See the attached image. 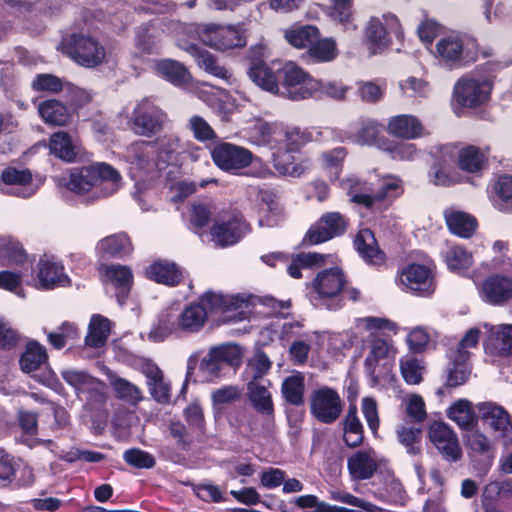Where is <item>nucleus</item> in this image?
Returning a JSON list of instances; mask_svg holds the SVG:
<instances>
[{
  "label": "nucleus",
  "instance_id": "nucleus-42",
  "mask_svg": "<svg viewBox=\"0 0 512 512\" xmlns=\"http://www.w3.org/2000/svg\"><path fill=\"white\" fill-rule=\"evenodd\" d=\"M312 141L313 131L310 128L291 126L287 127L283 133L278 134V140L275 143L290 151L300 152L305 145Z\"/></svg>",
  "mask_w": 512,
  "mask_h": 512
},
{
  "label": "nucleus",
  "instance_id": "nucleus-39",
  "mask_svg": "<svg viewBox=\"0 0 512 512\" xmlns=\"http://www.w3.org/2000/svg\"><path fill=\"white\" fill-rule=\"evenodd\" d=\"M248 399L252 407L262 416L274 417V404L271 393L267 388L256 381L247 383Z\"/></svg>",
  "mask_w": 512,
  "mask_h": 512
},
{
  "label": "nucleus",
  "instance_id": "nucleus-55",
  "mask_svg": "<svg viewBox=\"0 0 512 512\" xmlns=\"http://www.w3.org/2000/svg\"><path fill=\"white\" fill-rule=\"evenodd\" d=\"M213 354L216 355L223 369L238 368L242 364L243 353L237 344L226 343L213 347Z\"/></svg>",
  "mask_w": 512,
  "mask_h": 512
},
{
  "label": "nucleus",
  "instance_id": "nucleus-35",
  "mask_svg": "<svg viewBox=\"0 0 512 512\" xmlns=\"http://www.w3.org/2000/svg\"><path fill=\"white\" fill-rule=\"evenodd\" d=\"M343 441L349 448L359 447L364 440V428L357 415V406L350 404L343 420Z\"/></svg>",
  "mask_w": 512,
  "mask_h": 512
},
{
  "label": "nucleus",
  "instance_id": "nucleus-16",
  "mask_svg": "<svg viewBox=\"0 0 512 512\" xmlns=\"http://www.w3.org/2000/svg\"><path fill=\"white\" fill-rule=\"evenodd\" d=\"M481 501L484 512H512V480L487 484Z\"/></svg>",
  "mask_w": 512,
  "mask_h": 512
},
{
  "label": "nucleus",
  "instance_id": "nucleus-61",
  "mask_svg": "<svg viewBox=\"0 0 512 512\" xmlns=\"http://www.w3.org/2000/svg\"><path fill=\"white\" fill-rule=\"evenodd\" d=\"M491 336L493 346L500 356L512 355V324L499 325L493 328Z\"/></svg>",
  "mask_w": 512,
  "mask_h": 512
},
{
  "label": "nucleus",
  "instance_id": "nucleus-5",
  "mask_svg": "<svg viewBox=\"0 0 512 512\" xmlns=\"http://www.w3.org/2000/svg\"><path fill=\"white\" fill-rule=\"evenodd\" d=\"M280 95L292 101L311 98V90L316 79L295 62L289 61L278 68Z\"/></svg>",
  "mask_w": 512,
  "mask_h": 512
},
{
  "label": "nucleus",
  "instance_id": "nucleus-17",
  "mask_svg": "<svg viewBox=\"0 0 512 512\" xmlns=\"http://www.w3.org/2000/svg\"><path fill=\"white\" fill-rule=\"evenodd\" d=\"M184 269L168 259H157L144 270V276L150 281L167 287H177L184 280Z\"/></svg>",
  "mask_w": 512,
  "mask_h": 512
},
{
  "label": "nucleus",
  "instance_id": "nucleus-9",
  "mask_svg": "<svg viewBox=\"0 0 512 512\" xmlns=\"http://www.w3.org/2000/svg\"><path fill=\"white\" fill-rule=\"evenodd\" d=\"M349 219L337 211L326 212L306 231L302 244L312 246L343 236L348 229Z\"/></svg>",
  "mask_w": 512,
  "mask_h": 512
},
{
  "label": "nucleus",
  "instance_id": "nucleus-25",
  "mask_svg": "<svg viewBox=\"0 0 512 512\" xmlns=\"http://www.w3.org/2000/svg\"><path fill=\"white\" fill-rule=\"evenodd\" d=\"M384 126L376 119L360 118L356 123V131L353 140L359 145L378 146L383 149L385 145L391 144L382 135Z\"/></svg>",
  "mask_w": 512,
  "mask_h": 512
},
{
  "label": "nucleus",
  "instance_id": "nucleus-58",
  "mask_svg": "<svg viewBox=\"0 0 512 512\" xmlns=\"http://www.w3.org/2000/svg\"><path fill=\"white\" fill-rule=\"evenodd\" d=\"M111 385L116 397L126 403L136 405L142 400L141 390L124 378L116 377Z\"/></svg>",
  "mask_w": 512,
  "mask_h": 512
},
{
  "label": "nucleus",
  "instance_id": "nucleus-19",
  "mask_svg": "<svg viewBox=\"0 0 512 512\" xmlns=\"http://www.w3.org/2000/svg\"><path fill=\"white\" fill-rule=\"evenodd\" d=\"M248 227V223L241 215H232L226 221L214 223L210 233L219 246L227 247L239 242L244 237Z\"/></svg>",
  "mask_w": 512,
  "mask_h": 512
},
{
  "label": "nucleus",
  "instance_id": "nucleus-18",
  "mask_svg": "<svg viewBox=\"0 0 512 512\" xmlns=\"http://www.w3.org/2000/svg\"><path fill=\"white\" fill-rule=\"evenodd\" d=\"M480 293L486 303L501 306L512 298V279L500 273L490 274L483 280Z\"/></svg>",
  "mask_w": 512,
  "mask_h": 512
},
{
  "label": "nucleus",
  "instance_id": "nucleus-54",
  "mask_svg": "<svg viewBox=\"0 0 512 512\" xmlns=\"http://www.w3.org/2000/svg\"><path fill=\"white\" fill-rule=\"evenodd\" d=\"M349 90L350 87L344 85L341 81H324L316 79V85H313V89L311 90V97H327L341 101L346 98V94Z\"/></svg>",
  "mask_w": 512,
  "mask_h": 512
},
{
  "label": "nucleus",
  "instance_id": "nucleus-51",
  "mask_svg": "<svg viewBox=\"0 0 512 512\" xmlns=\"http://www.w3.org/2000/svg\"><path fill=\"white\" fill-rule=\"evenodd\" d=\"M64 185L69 191L80 195L96 187L95 178H93L89 166L72 169Z\"/></svg>",
  "mask_w": 512,
  "mask_h": 512
},
{
  "label": "nucleus",
  "instance_id": "nucleus-60",
  "mask_svg": "<svg viewBox=\"0 0 512 512\" xmlns=\"http://www.w3.org/2000/svg\"><path fill=\"white\" fill-rule=\"evenodd\" d=\"M347 153L345 147L339 146L321 154L323 167L329 171L330 175L334 176V179L339 178Z\"/></svg>",
  "mask_w": 512,
  "mask_h": 512
},
{
  "label": "nucleus",
  "instance_id": "nucleus-59",
  "mask_svg": "<svg viewBox=\"0 0 512 512\" xmlns=\"http://www.w3.org/2000/svg\"><path fill=\"white\" fill-rule=\"evenodd\" d=\"M470 376V370L464 364L453 363V365L448 368L446 381L443 387H439L436 390V395L442 398L445 395V389L457 388L461 385H464Z\"/></svg>",
  "mask_w": 512,
  "mask_h": 512
},
{
  "label": "nucleus",
  "instance_id": "nucleus-34",
  "mask_svg": "<svg viewBox=\"0 0 512 512\" xmlns=\"http://www.w3.org/2000/svg\"><path fill=\"white\" fill-rule=\"evenodd\" d=\"M493 206L504 213H512V175H499L492 185Z\"/></svg>",
  "mask_w": 512,
  "mask_h": 512
},
{
  "label": "nucleus",
  "instance_id": "nucleus-45",
  "mask_svg": "<svg viewBox=\"0 0 512 512\" xmlns=\"http://www.w3.org/2000/svg\"><path fill=\"white\" fill-rule=\"evenodd\" d=\"M347 467L356 480L370 479L377 470V464L366 451H357L348 458Z\"/></svg>",
  "mask_w": 512,
  "mask_h": 512
},
{
  "label": "nucleus",
  "instance_id": "nucleus-22",
  "mask_svg": "<svg viewBox=\"0 0 512 512\" xmlns=\"http://www.w3.org/2000/svg\"><path fill=\"white\" fill-rule=\"evenodd\" d=\"M95 250L100 259H124L133 253L134 246L126 232H118L99 240Z\"/></svg>",
  "mask_w": 512,
  "mask_h": 512
},
{
  "label": "nucleus",
  "instance_id": "nucleus-44",
  "mask_svg": "<svg viewBox=\"0 0 512 512\" xmlns=\"http://www.w3.org/2000/svg\"><path fill=\"white\" fill-rule=\"evenodd\" d=\"M110 332V320L100 314H94L90 319L85 344L90 348H101L105 345Z\"/></svg>",
  "mask_w": 512,
  "mask_h": 512
},
{
  "label": "nucleus",
  "instance_id": "nucleus-29",
  "mask_svg": "<svg viewBox=\"0 0 512 512\" xmlns=\"http://www.w3.org/2000/svg\"><path fill=\"white\" fill-rule=\"evenodd\" d=\"M104 275L117 289V301L124 304L133 285L131 268L120 264L104 265Z\"/></svg>",
  "mask_w": 512,
  "mask_h": 512
},
{
  "label": "nucleus",
  "instance_id": "nucleus-2",
  "mask_svg": "<svg viewBox=\"0 0 512 512\" xmlns=\"http://www.w3.org/2000/svg\"><path fill=\"white\" fill-rule=\"evenodd\" d=\"M183 34L222 52L242 48L246 45L244 33L234 26H222L214 23H189L183 28Z\"/></svg>",
  "mask_w": 512,
  "mask_h": 512
},
{
  "label": "nucleus",
  "instance_id": "nucleus-24",
  "mask_svg": "<svg viewBox=\"0 0 512 512\" xmlns=\"http://www.w3.org/2000/svg\"><path fill=\"white\" fill-rule=\"evenodd\" d=\"M480 413L479 418L483 424L490 427L493 431L500 432L502 436H507L512 429V420L508 412L493 402H482L477 405Z\"/></svg>",
  "mask_w": 512,
  "mask_h": 512
},
{
  "label": "nucleus",
  "instance_id": "nucleus-13",
  "mask_svg": "<svg viewBox=\"0 0 512 512\" xmlns=\"http://www.w3.org/2000/svg\"><path fill=\"white\" fill-rule=\"evenodd\" d=\"M400 282L413 294L422 297L431 296L436 289L431 269L419 263L405 266L400 273Z\"/></svg>",
  "mask_w": 512,
  "mask_h": 512
},
{
  "label": "nucleus",
  "instance_id": "nucleus-1",
  "mask_svg": "<svg viewBox=\"0 0 512 512\" xmlns=\"http://www.w3.org/2000/svg\"><path fill=\"white\" fill-rule=\"evenodd\" d=\"M480 52V45L474 36L461 31H451L438 39L433 55L444 68L458 70L475 63Z\"/></svg>",
  "mask_w": 512,
  "mask_h": 512
},
{
  "label": "nucleus",
  "instance_id": "nucleus-50",
  "mask_svg": "<svg viewBox=\"0 0 512 512\" xmlns=\"http://www.w3.org/2000/svg\"><path fill=\"white\" fill-rule=\"evenodd\" d=\"M306 53L313 63H327L336 59L339 52L333 38H321L320 36Z\"/></svg>",
  "mask_w": 512,
  "mask_h": 512
},
{
  "label": "nucleus",
  "instance_id": "nucleus-3",
  "mask_svg": "<svg viewBox=\"0 0 512 512\" xmlns=\"http://www.w3.org/2000/svg\"><path fill=\"white\" fill-rule=\"evenodd\" d=\"M346 285L347 279L340 267L326 268L318 272L312 281L315 295L311 297V302L317 308L340 310L344 306L342 291Z\"/></svg>",
  "mask_w": 512,
  "mask_h": 512
},
{
  "label": "nucleus",
  "instance_id": "nucleus-52",
  "mask_svg": "<svg viewBox=\"0 0 512 512\" xmlns=\"http://www.w3.org/2000/svg\"><path fill=\"white\" fill-rule=\"evenodd\" d=\"M444 261L450 271L462 273L473 265V255L465 247L455 245L446 251Z\"/></svg>",
  "mask_w": 512,
  "mask_h": 512
},
{
  "label": "nucleus",
  "instance_id": "nucleus-33",
  "mask_svg": "<svg viewBox=\"0 0 512 512\" xmlns=\"http://www.w3.org/2000/svg\"><path fill=\"white\" fill-rule=\"evenodd\" d=\"M281 394L285 402L294 407L305 404V377L302 372L287 376L281 384Z\"/></svg>",
  "mask_w": 512,
  "mask_h": 512
},
{
  "label": "nucleus",
  "instance_id": "nucleus-32",
  "mask_svg": "<svg viewBox=\"0 0 512 512\" xmlns=\"http://www.w3.org/2000/svg\"><path fill=\"white\" fill-rule=\"evenodd\" d=\"M404 193L403 181L400 177L387 175L379 181V186L372 194V207L376 204L390 205Z\"/></svg>",
  "mask_w": 512,
  "mask_h": 512
},
{
  "label": "nucleus",
  "instance_id": "nucleus-36",
  "mask_svg": "<svg viewBox=\"0 0 512 512\" xmlns=\"http://www.w3.org/2000/svg\"><path fill=\"white\" fill-rule=\"evenodd\" d=\"M207 320V313L196 301L187 305L178 314L180 332L188 334L198 333L205 326Z\"/></svg>",
  "mask_w": 512,
  "mask_h": 512
},
{
  "label": "nucleus",
  "instance_id": "nucleus-21",
  "mask_svg": "<svg viewBox=\"0 0 512 512\" xmlns=\"http://www.w3.org/2000/svg\"><path fill=\"white\" fill-rule=\"evenodd\" d=\"M465 446L468 450V456L473 461L479 458L478 469L488 470L492 466L496 448L482 432L471 430L465 438Z\"/></svg>",
  "mask_w": 512,
  "mask_h": 512
},
{
  "label": "nucleus",
  "instance_id": "nucleus-64",
  "mask_svg": "<svg viewBox=\"0 0 512 512\" xmlns=\"http://www.w3.org/2000/svg\"><path fill=\"white\" fill-rule=\"evenodd\" d=\"M124 461L137 469H151L156 465L155 457L140 448H130L123 453Z\"/></svg>",
  "mask_w": 512,
  "mask_h": 512
},
{
  "label": "nucleus",
  "instance_id": "nucleus-14",
  "mask_svg": "<svg viewBox=\"0 0 512 512\" xmlns=\"http://www.w3.org/2000/svg\"><path fill=\"white\" fill-rule=\"evenodd\" d=\"M370 351L364 361V367L367 374L371 377L375 384H378L381 380L388 378V374L391 370L392 364L385 362L381 370H378V362L387 357L391 345L388 341L382 337H379L377 333L371 332L369 335Z\"/></svg>",
  "mask_w": 512,
  "mask_h": 512
},
{
  "label": "nucleus",
  "instance_id": "nucleus-46",
  "mask_svg": "<svg viewBox=\"0 0 512 512\" xmlns=\"http://www.w3.org/2000/svg\"><path fill=\"white\" fill-rule=\"evenodd\" d=\"M49 149L51 154L68 163L74 162L78 155L76 145L73 144L70 134L65 131H58L51 135Z\"/></svg>",
  "mask_w": 512,
  "mask_h": 512
},
{
  "label": "nucleus",
  "instance_id": "nucleus-53",
  "mask_svg": "<svg viewBox=\"0 0 512 512\" xmlns=\"http://www.w3.org/2000/svg\"><path fill=\"white\" fill-rule=\"evenodd\" d=\"M248 134L254 143L258 145L269 146L270 149L278 140V135H276V127L262 119H256L253 124L248 127Z\"/></svg>",
  "mask_w": 512,
  "mask_h": 512
},
{
  "label": "nucleus",
  "instance_id": "nucleus-4",
  "mask_svg": "<svg viewBox=\"0 0 512 512\" xmlns=\"http://www.w3.org/2000/svg\"><path fill=\"white\" fill-rule=\"evenodd\" d=\"M63 54L85 68L101 65L106 57L104 46L94 37L83 33H72L61 41Z\"/></svg>",
  "mask_w": 512,
  "mask_h": 512
},
{
  "label": "nucleus",
  "instance_id": "nucleus-28",
  "mask_svg": "<svg viewBox=\"0 0 512 512\" xmlns=\"http://www.w3.org/2000/svg\"><path fill=\"white\" fill-rule=\"evenodd\" d=\"M272 150V165L274 169L283 176L301 177L307 167L303 162H296L295 152L286 149L285 147L273 144Z\"/></svg>",
  "mask_w": 512,
  "mask_h": 512
},
{
  "label": "nucleus",
  "instance_id": "nucleus-23",
  "mask_svg": "<svg viewBox=\"0 0 512 512\" xmlns=\"http://www.w3.org/2000/svg\"><path fill=\"white\" fill-rule=\"evenodd\" d=\"M353 244L360 257L367 264L373 266L384 265L386 254L380 249L375 234L371 229L364 228L359 230Z\"/></svg>",
  "mask_w": 512,
  "mask_h": 512
},
{
  "label": "nucleus",
  "instance_id": "nucleus-63",
  "mask_svg": "<svg viewBox=\"0 0 512 512\" xmlns=\"http://www.w3.org/2000/svg\"><path fill=\"white\" fill-rule=\"evenodd\" d=\"M89 169L95 178L96 187L104 182L117 185L121 181L119 171L108 163L96 162L89 165Z\"/></svg>",
  "mask_w": 512,
  "mask_h": 512
},
{
  "label": "nucleus",
  "instance_id": "nucleus-38",
  "mask_svg": "<svg viewBox=\"0 0 512 512\" xmlns=\"http://www.w3.org/2000/svg\"><path fill=\"white\" fill-rule=\"evenodd\" d=\"M250 80L262 90L271 94L279 92L278 68L274 70L267 63L248 67Z\"/></svg>",
  "mask_w": 512,
  "mask_h": 512
},
{
  "label": "nucleus",
  "instance_id": "nucleus-62",
  "mask_svg": "<svg viewBox=\"0 0 512 512\" xmlns=\"http://www.w3.org/2000/svg\"><path fill=\"white\" fill-rule=\"evenodd\" d=\"M180 331L178 314H174L172 310L164 311L160 314L157 324L151 331V335L159 337L161 340Z\"/></svg>",
  "mask_w": 512,
  "mask_h": 512
},
{
  "label": "nucleus",
  "instance_id": "nucleus-10",
  "mask_svg": "<svg viewBox=\"0 0 512 512\" xmlns=\"http://www.w3.org/2000/svg\"><path fill=\"white\" fill-rule=\"evenodd\" d=\"M214 164L223 171L232 172L248 167L253 153L242 146L229 142H219L211 149Z\"/></svg>",
  "mask_w": 512,
  "mask_h": 512
},
{
  "label": "nucleus",
  "instance_id": "nucleus-56",
  "mask_svg": "<svg viewBox=\"0 0 512 512\" xmlns=\"http://www.w3.org/2000/svg\"><path fill=\"white\" fill-rule=\"evenodd\" d=\"M147 377L151 396L159 403L168 404L171 398V387L164 381L162 371L156 367Z\"/></svg>",
  "mask_w": 512,
  "mask_h": 512
},
{
  "label": "nucleus",
  "instance_id": "nucleus-26",
  "mask_svg": "<svg viewBox=\"0 0 512 512\" xmlns=\"http://www.w3.org/2000/svg\"><path fill=\"white\" fill-rule=\"evenodd\" d=\"M155 73L174 85L175 87H184L192 81V75L188 68L181 62L165 58L155 62Z\"/></svg>",
  "mask_w": 512,
  "mask_h": 512
},
{
  "label": "nucleus",
  "instance_id": "nucleus-20",
  "mask_svg": "<svg viewBox=\"0 0 512 512\" xmlns=\"http://www.w3.org/2000/svg\"><path fill=\"white\" fill-rule=\"evenodd\" d=\"M386 130L394 138L414 140L428 134L421 120L412 114H399L388 119Z\"/></svg>",
  "mask_w": 512,
  "mask_h": 512
},
{
  "label": "nucleus",
  "instance_id": "nucleus-31",
  "mask_svg": "<svg viewBox=\"0 0 512 512\" xmlns=\"http://www.w3.org/2000/svg\"><path fill=\"white\" fill-rule=\"evenodd\" d=\"M197 304L202 306L207 313L229 312L237 310L240 307L238 298L225 295L220 292L206 291L197 299Z\"/></svg>",
  "mask_w": 512,
  "mask_h": 512
},
{
  "label": "nucleus",
  "instance_id": "nucleus-43",
  "mask_svg": "<svg viewBox=\"0 0 512 512\" xmlns=\"http://www.w3.org/2000/svg\"><path fill=\"white\" fill-rule=\"evenodd\" d=\"M38 112L43 121L50 125L65 126L70 120L67 106L53 98L40 102Z\"/></svg>",
  "mask_w": 512,
  "mask_h": 512
},
{
  "label": "nucleus",
  "instance_id": "nucleus-15",
  "mask_svg": "<svg viewBox=\"0 0 512 512\" xmlns=\"http://www.w3.org/2000/svg\"><path fill=\"white\" fill-rule=\"evenodd\" d=\"M177 45L180 49L191 55L198 67L208 74L223 80H228L230 78L231 75L229 71L219 64L217 57L193 41L179 36L177 38Z\"/></svg>",
  "mask_w": 512,
  "mask_h": 512
},
{
  "label": "nucleus",
  "instance_id": "nucleus-41",
  "mask_svg": "<svg viewBox=\"0 0 512 512\" xmlns=\"http://www.w3.org/2000/svg\"><path fill=\"white\" fill-rule=\"evenodd\" d=\"M330 5L326 7L325 14L342 26L345 30L356 29L354 23V2L353 0H329Z\"/></svg>",
  "mask_w": 512,
  "mask_h": 512
},
{
  "label": "nucleus",
  "instance_id": "nucleus-37",
  "mask_svg": "<svg viewBox=\"0 0 512 512\" xmlns=\"http://www.w3.org/2000/svg\"><path fill=\"white\" fill-rule=\"evenodd\" d=\"M447 417L461 429L471 431L478 423L472 403L467 399H458L447 410Z\"/></svg>",
  "mask_w": 512,
  "mask_h": 512
},
{
  "label": "nucleus",
  "instance_id": "nucleus-6",
  "mask_svg": "<svg viewBox=\"0 0 512 512\" xmlns=\"http://www.w3.org/2000/svg\"><path fill=\"white\" fill-rule=\"evenodd\" d=\"M308 401L311 417L321 424L335 423L343 412L344 403L338 391L327 385L312 390Z\"/></svg>",
  "mask_w": 512,
  "mask_h": 512
},
{
  "label": "nucleus",
  "instance_id": "nucleus-49",
  "mask_svg": "<svg viewBox=\"0 0 512 512\" xmlns=\"http://www.w3.org/2000/svg\"><path fill=\"white\" fill-rule=\"evenodd\" d=\"M48 359L46 349L37 341L27 344L26 350L21 354L19 365L23 372L30 373L38 370Z\"/></svg>",
  "mask_w": 512,
  "mask_h": 512
},
{
  "label": "nucleus",
  "instance_id": "nucleus-11",
  "mask_svg": "<svg viewBox=\"0 0 512 512\" xmlns=\"http://www.w3.org/2000/svg\"><path fill=\"white\" fill-rule=\"evenodd\" d=\"M428 437L444 460L457 462L462 458L458 436L448 424L434 421L429 425Z\"/></svg>",
  "mask_w": 512,
  "mask_h": 512
},
{
  "label": "nucleus",
  "instance_id": "nucleus-7",
  "mask_svg": "<svg viewBox=\"0 0 512 512\" xmlns=\"http://www.w3.org/2000/svg\"><path fill=\"white\" fill-rule=\"evenodd\" d=\"M167 114L148 98H143L134 107L129 125L139 136L152 137L160 133L166 122Z\"/></svg>",
  "mask_w": 512,
  "mask_h": 512
},
{
  "label": "nucleus",
  "instance_id": "nucleus-30",
  "mask_svg": "<svg viewBox=\"0 0 512 512\" xmlns=\"http://www.w3.org/2000/svg\"><path fill=\"white\" fill-rule=\"evenodd\" d=\"M37 279L42 289H54L68 281L64 267L49 259H40L37 263Z\"/></svg>",
  "mask_w": 512,
  "mask_h": 512
},
{
  "label": "nucleus",
  "instance_id": "nucleus-48",
  "mask_svg": "<svg viewBox=\"0 0 512 512\" xmlns=\"http://www.w3.org/2000/svg\"><path fill=\"white\" fill-rule=\"evenodd\" d=\"M346 185L351 202L362 205L367 209L372 208V194L374 192L372 183L357 177H351L346 180Z\"/></svg>",
  "mask_w": 512,
  "mask_h": 512
},
{
  "label": "nucleus",
  "instance_id": "nucleus-27",
  "mask_svg": "<svg viewBox=\"0 0 512 512\" xmlns=\"http://www.w3.org/2000/svg\"><path fill=\"white\" fill-rule=\"evenodd\" d=\"M489 149L483 150L475 145L461 148L457 156V166L460 170L479 175L488 167Z\"/></svg>",
  "mask_w": 512,
  "mask_h": 512
},
{
  "label": "nucleus",
  "instance_id": "nucleus-8",
  "mask_svg": "<svg viewBox=\"0 0 512 512\" xmlns=\"http://www.w3.org/2000/svg\"><path fill=\"white\" fill-rule=\"evenodd\" d=\"M366 40L374 53L381 52L392 45V37L399 41L404 38V31L396 15L385 14L383 21L371 17L365 27Z\"/></svg>",
  "mask_w": 512,
  "mask_h": 512
},
{
  "label": "nucleus",
  "instance_id": "nucleus-40",
  "mask_svg": "<svg viewBox=\"0 0 512 512\" xmlns=\"http://www.w3.org/2000/svg\"><path fill=\"white\" fill-rule=\"evenodd\" d=\"M446 225L449 231L461 238H471L477 227V219L463 211H452L445 215Z\"/></svg>",
  "mask_w": 512,
  "mask_h": 512
},
{
  "label": "nucleus",
  "instance_id": "nucleus-12",
  "mask_svg": "<svg viewBox=\"0 0 512 512\" xmlns=\"http://www.w3.org/2000/svg\"><path fill=\"white\" fill-rule=\"evenodd\" d=\"M492 91V85L487 81L474 78H460L454 88L456 102L463 108H478L485 104Z\"/></svg>",
  "mask_w": 512,
  "mask_h": 512
},
{
  "label": "nucleus",
  "instance_id": "nucleus-47",
  "mask_svg": "<svg viewBox=\"0 0 512 512\" xmlns=\"http://www.w3.org/2000/svg\"><path fill=\"white\" fill-rule=\"evenodd\" d=\"M321 33L318 27L314 25H301L285 31V40L294 48L309 49L311 45L320 37Z\"/></svg>",
  "mask_w": 512,
  "mask_h": 512
},
{
  "label": "nucleus",
  "instance_id": "nucleus-57",
  "mask_svg": "<svg viewBox=\"0 0 512 512\" xmlns=\"http://www.w3.org/2000/svg\"><path fill=\"white\" fill-rule=\"evenodd\" d=\"M399 442L406 448L407 452L417 455L421 452L422 429L401 425L397 428Z\"/></svg>",
  "mask_w": 512,
  "mask_h": 512
}]
</instances>
